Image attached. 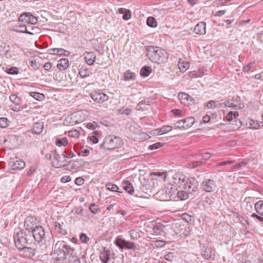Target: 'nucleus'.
Returning a JSON list of instances; mask_svg holds the SVG:
<instances>
[{"label":"nucleus","instance_id":"7ed1b4c3","mask_svg":"<svg viewBox=\"0 0 263 263\" xmlns=\"http://www.w3.org/2000/svg\"><path fill=\"white\" fill-rule=\"evenodd\" d=\"M165 192L166 193L165 197L162 198V200L168 201L172 199L174 195L177 193V196L178 199L181 200H184L189 198V193L186 191H180L177 192V189L173 184H170L165 187Z\"/></svg>","mask_w":263,"mask_h":263},{"label":"nucleus","instance_id":"a18cd8bd","mask_svg":"<svg viewBox=\"0 0 263 263\" xmlns=\"http://www.w3.org/2000/svg\"><path fill=\"white\" fill-rule=\"evenodd\" d=\"M8 125V120L5 118H0V127L5 128Z\"/></svg>","mask_w":263,"mask_h":263},{"label":"nucleus","instance_id":"69168bd1","mask_svg":"<svg viewBox=\"0 0 263 263\" xmlns=\"http://www.w3.org/2000/svg\"><path fill=\"white\" fill-rule=\"evenodd\" d=\"M150 175L151 176H158L161 177L163 176V178H165V175L164 174V173H161V172H153L150 174Z\"/></svg>","mask_w":263,"mask_h":263},{"label":"nucleus","instance_id":"c756f323","mask_svg":"<svg viewBox=\"0 0 263 263\" xmlns=\"http://www.w3.org/2000/svg\"><path fill=\"white\" fill-rule=\"evenodd\" d=\"M184 122L183 129H187L191 127L195 122V119L193 117H189L185 119H183Z\"/></svg>","mask_w":263,"mask_h":263},{"label":"nucleus","instance_id":"473e14b6","mask_svg":"<svg viewBox=\"0 0 263 263\" xmlns=\"http://www.w3.org/2000/svg\"><path fill=\"white\" fill-rule=\"evenodd\" d=\"M146 24L148 26L152 28L156 27L157 25L156 20L152 16H149L147 18Z\"/></svg>","mask_w":263,"mask_h":263},{"label":"nucleus","instance_id":"cd10ccee","mask_svg":"<svg viewBox=\"0 0 263 263\" xmlns=\"http://www.w3.org/2000/svg\"><path fill=\"white\" fill-rule=\"evenodd\" d=\"M76 117L72 116V114L70 115H68L64 120L63 124L65 126H72L76 124V122L74 121Z\"/></svg>","mask_w":263,"mask_h":263},{"label":"nucleus","instance_id":"2f4dec72","mask_svg":"<svg viewBox=\"0 0 263 263\" xmlns=\"http://www.w3.org/2000/svg\"><path fill=\"white\" fill-rule=\"evenodd\" d=\"M178 66L181 71L184 72L189 68V63L182 59H180L178 63Z\"/></svg>","mask_w":263,"mask_h":263},{"label":"nucleus","instance_id":"0eeeda50","mask_svg":"<svg viewBox=\"0 0 263 263\" xmlns=\"http://www.w3.org/2000/svg\"><path fill=\"white\" fill-rule=\"evenodd\" d=\"M185 183V185L183 189L189 193L196 192L198 190V182L194 177H187Z\"/></svg>","mask_w":263,"mask_h":263},{"label":"nucleus","instance_id":"f3484780","mask_svg":"<svg viewBox=\"0 0 263 263\" xmlns=\"http://www.w3.org/2000/svg\"><path fill=\"white\" fill-rule=\"evenodd\" d=\"M178 98L180 100L181 103L185 105H189L191 104V102H193L194 100L188 94L184 92H180L178 94Z\"/></svg>","mask_w":263,"mask_h":263},{"label":"nucleus","instance_id":"680f3d73","mask_svg":"<svg viewBox=\"0 0 263 263\" xmlns=\"http://www.w3.org/2000/svg\"><path fill=\"white\" fill-rule=\"evenodd\" d=\"M30 96L32 97L33 98H34V99H35L37 100H40L41 94L38 92H30Z\"/></svg>","mask_w":263,"mask_h":263},{"label":"nucleus","instance_id":"bf43d9fd","mask_svg":"<svg viewBox=\"0 0 263 263\" xmlns=\"http://www.w3.org/2000/svg\"><path fill=\"white\" fill-rule=\"evenodd\" d=\"M171 111L177 116L181 117L182 116L183 111L182 110L174 109Z\"/></svg>","mask_w":263,"mask_h":263},{"label":"nucleus","instance_id":"e2e57ef3","mask_svg":"<svg viewBox=\"0 0 263 263\" xmlns=\"http://www.w3.org/2000/svg\"><path fill=\"white\" fill-rule=\"evenodd\" d=\"M254 63H249L246 66L244 67L243 68V71L244 72H248L249 70H250L254 65Z\"/></svg>","mask_w":263,"mask_h":263},{"label":"nucleus","instance_id":"5701e85b","mask_svg":"<svg viewBox=\"0 0 263 263\" xmlns=\"http://www.w3.org/2000/svg\"><path fill=\"white\" fill-rule=\"evenodd\" d=\"M224 105L229 107H231L235 109L241 108V104L237 100H232L224 102Z\"/></svg>","mask_w":263,"mask_h":263},{"label":"nucleus","instance_id":"13d9d810","mask_svg":"<svg viewBox=\"0 0 263 263\" xmlns=\"http://www.w3.org/2000/svg\"><path fill=\"white\" fill-rule=\"evenodd\" d=\"M8 72L12 74H16L18 73V70L16 67H11L10 68L8 69Z\"/></svg>","mask_w":263,"mask_h":263},{"label":"nucleus","instance_id":"f704fd0d","mask_svg":"<svg viewBox=\"0 0 263 263\" xmlns=\"http://www.w3.org/2000/svg\"><path fill=\"white\" fill-rule=\"evenodd\" d=\"M90 73V71L85 68H82L79 71V74L82 78L89 76Z\"/></svg>","mask_w":263,"mask_h":263},{"label":"nucleus","instance_id":"b1692460","mask_svg":"<svg viewBox=\"0 0 263 263\" xmlns=\"http://www.w3.org/2000/svg\"><path fill=\"white\" fill-rule=\"evenodd\" d=\"M69 66V61L67 59H62L58 61L57 68L60 70H64Z\"/></svg>","mask_w":263,"mask_h":263},{"label":"nucleus","instance_id":"a19ab883","mask_svg":"<svg viewBox=\"0 0 263 263\" xmlns=\"http://www.w3.org/2000/svg\"><path fill=\"white\" fill-rule=\"evenodd\" d=\"M151 72V68L149 67H144L141 69L140 74L143 77H147Z\"/></svg>","mask_w":263,"mask_h":263},{"label":"nucleus","instance_id":"6e6552de","mask_svg":"<svg viewBox=\"0 0 263 263\" xmlns=\"http://www.w3.org/2000/svg\"><path fill=\"white\" fill-rule=\"evenodd\" d=\"M187 178L183 174L180 172L176 173L172 178L171 182L176 186L183 189L185 185V181Z\"/></svg>","mask_w":263,"mask_h":263},{"label":"nucleus","instance_id":"5fc2aeb1","mask_svg":"<svg viewBox=\"0 0 263 263\" xmlns=\"http://www.w3.org/2000/svg\"><path fill=\"white\" fill-rule=\"evenodd\" d=\"M161 146H162V144L161 143L158 142V143H156L151 145L149 146V148L151 150H154V149L159 148V147H160Z\"/></svg>","mask_w":263,"mask_h":263},{"label":"nucleus","instance_id":"79ce46f5","mask_svg":"<svg viewBox=\"0 0 263 263\" xmlns=\"http://www.w3.org/2000/svg\"><path fill=\"white\" fill-rule=\"evenodd\" d=\"M129 235L132 239L138 240L140 238V234L135 230H131L129 231Z\"/></svg>","mask_w":263,"mask_h":263},{"label":"nucleus","instance_id":"3c124183","mask_svg":"<svg viewBox=\"0 0 263 263\" xmlns=\"http://www.w3.org/2000/svg\"><path fill=\"white\" fill-rule=\"evenodd\" d=\"M174 257L175 256L174 255L173 253L169 252L164 255V258L166 260L172 261L173 260Z\"/></svg>","mask_w":263,"mask_h":263},{"label":"nucleus","instance_id":"4d7b16f0","mask_svg":"<svg viewBox=\"0 0 263 263\" xmlns=\"http://www.w3.org/2000/svg\"><path fill=\"white\" fill-rule=\"evenodd\" d=\"M213 154L210 153H204L202 154V160H206L210 158Z\"/></svg>","mask_w":263,"mask_h":263},{"label":"nucleus","instance_id":"9b49d317","mask_svg":"<svg viewBox=\"0 0 263 263\" xmlns=\"http://www.w3.org/2000/svg\"><path fill=\"white\" fill-rule=\"evenodd\" d=\"M34 239L40 242H42L45 238V231L42 226H39L31 232Z\"/></svg>","mask_w":263,"mask_h":263},{"label":"nucleus","instance_id":"412c9836","mask_svg":"<svg viewBox=\"0 0 263 263\" xmlns=\"http://www.w3.org/2000/svg\"><path fill=\"white\" fill-rule=\"evenodd\" d=\"M203 248L204 250L202 251V256L206 259H213L214 258L215 254L212 251L211 248H210L208 247H203Z\"/></svg>","mask_w":263,"mask_h":263},{"label":"nucleus","instance_id":"423d86ee","mask_svg":"<svg viewBox=\"0 0 263 263\" xmlns=\"http://www.w3.org/2000/svg\"><path fill=\"white\" fill-rule=\"evenodd\" d=\"M115 243L120 249L137 250V245L135 243L132 241H127L120 237H117L115 240Z\"/></svg>","mask_w":263,"mask_h":263},{"label":"nucleus","instance_id":"052dcab7","mask_svg":"<svg viewBox=\"0 0 263 263\" xmlns=\"http://www.w3.org/2000/svg\"><path fill=\"white\" fill-rule=\"evenodd\" d=\"M10 100L14 103H17V102L19 100L18 98L17 97L16 95L12 94L9 97Z\"/></svg>","mask_w":263,"mask_h":263},{"label":"nucleus","instance_id":"a211bd4d","mask_svg":"<svg viewBox=\"0 0 263 263\" xmlns=\"http://www.w3.org/2000/svg\"><path fill=\"white\" fill-rule=\"evenodd\" d=\"M26 245L23 249H19L22 255L27 257H31L35 254V250L32 248Z\"/></svg>","mask_w":263,"mask_h":263},{"label":"nucleus","instance_id":"72a5a7b5","mask_svg":"<svg viewBox=\"0 0 263 263\" xmlns=\"http://www.w3.org/2000/svg\"><path fill=\"white\" fill-rule=\"evenodd\" d=\"M136 77L135 73L130 70L126 71L124 74V80L128 81L134 79Z\"/></svg>","mask_w":263,"mask_h":263},{"label":"nucleus","instance_id":"58836bf2","mask_svg":"<svg viewBox=\"0 0 263 263\" xmlns=\"http://www.w3.org/2000/svg\"><path fill=\"white\" fill-rule=\"evenodd\" d=\"M106 187L108 190L113 191V192H121L119 191V187L115 184H113L111 183H108L106 184Z\"/></svg>","mask_w":263,"mask_h":263},{"label":"nucleus","instance_id":"f257e3e1","mask_svg":"<svg viewBox=\"0 0 263 263\" xmlns=\"http://www.w3.org/2000/svg\"><path fill=\"white\" fill-rule=\"evenodd\" d=\"M69 248H72L64 241H58L51 254L52 259L57 263H64L67 259Z\"/></svg>","mask_w":263,"mask_h":263},{"label":"nucleus","instance_id":"09e8293b","mask_svg":"<svg viewBox=\"0 0 263 263\" xmlns=\"http://www.w3.org/2000/svg\"><path fill=\"white\" fill-rule=\"evenodd\" d=\"M203 162L202 161H196L192 162L190 165L192 167H197L203 165Z\"/></svg>","mask_w":263,"mask_h":263},{"label":"nucleus","instance_id":"9d476101","mask_svg":"<svg viewBox=\"0 0 263 263\" xmlns=\"http://www.w3.org/2000/svg\"><path fill=\"white\" fill-rule=\"evenodd\" d=\"M53 157L51 161L53 166L60 168L67 165L68 162H67L66 160H62L60 155L57 153V151H53Z\"/></svg>","mask_w":263,"mask_h":263},{"label":"nucleus","instance_id":"603ef678","mask_svg":"<svg viewBox=\"0 0 263 263\" xmlns=\"http://www.w3.org/2000/svg\"><path fill=\"white\" fill-rule=\"evenodd\" d=\"M206 106L209 108H215L217 107L216 102L214 100H211L207 103Z\"/></svg>","mask_w":263,"mask_h":263},{"label":"nucleus","instance_id":"37998d69","mask_svg":"<svg viewBox=\"0 0 263 263\" xmlns=\"http://www.w3.org/2000/svg\"><path fill=\"white\" fill-rule=\"evenodd\" d=\"M248 162H249V160L245 159V160H242L241 162L237 163L236 165H235L232 168L233 169L239 168L242 166H245V165H247L248 163Z\"/></svg>","mask_w":263,"mask_h":263},{"label":"nucleus","instance_id":"774afa93","mask_svg":"<svg viewBox=\"0 0 263 263\" xmlns=\"http://www.w3.org/2000/svg\"><path fill=\"white\" fill-rule=\"evenodd\" d=\"M51 67H52V64L50 62H47L44 65V69L47 71L49 70L51 68Z\"/></svg>","mask_w":263,"mask_h":263},{"label":"nucleus","instance_id":"f03ea898","mask_svg":"<svg viewBox=\"0 0 263 263\" xmlns=\"http://www.w3.org/2000/svg\"><path fill=\"white\" fill-rule=\"evenodd\" d=\"M147 56L151 61L161 64L167 61L168 55L164 49L157 47L150 46L147 50Z\"/></svg>","mask_w":263,"mask_h":263},{"label":"nucleus","instance_id":"4c0bfd02","mask_svg":"<svg viewBox=\"0 0 263 263\" xmlns=\"http://www.w3.org/2000/svg\"><path fill=\"white\" fill-rule=\"evenodd\" d=\"M68 143V140L66 138L57 139L56 140V145L58 146H66Z\"/></svg>","mask_w":263,"mask_h":263},{"label":"nucleus","instance_id":"7c9ffc66","mask_svg":"<svg viewBox=\"0 0 263 263\" xmlns=\"http://www.w3.org/2000/svg\"><path fill=\"white\" fill-rule=\"evenodd\" d=\"M255 211L258 214L263 216V201L260 200L255 204Z\"/></svg>","mask_w":263,"mask_h":263},{"label":"nucleus","instance_id":"f8f14e48","mask_svg":"<svg viewBox=\"0 0 263 263\" xmlns=\"http://www.w3.org/2000/svg\"><path fill=\"white\" fill-rule=\"evenodd\" d=\"M39 226H37V220L33 216L27 217L24 221V227L29 232H32Z\"/></svg>","mask_w":263,"mask_h":263},{"label":"nucleus","instance_id":"4be33fe9","mask_svg":"<svg viewBox=\"0 0 263 263\" xmlns=\"http://www.w3.org/2000/svg\"><path fill=\"white\" fill-rule=\"evenodd\" d=\"M49 52L51 54H58V55H64L65 56H67L69 55L70 52L63 49V48H51L49 49Z\"/></svg>","mask_w":263,"mask_h":263},{"label":"nucleus","instance_id":"1a4fd4ad","mask_svg":"<svg viewBox=\"0 0 263 263\" xmlns=\"http://www.w3.org/2000/svg\"><path fill=\"white\" fill-rule=\"evenodd\" d=\"M201 187L206 192H214L217 189V184L215 181L210 179H204L201 183Z\"/></svg>","mask_w":263,"mask_h":263},{"label":"nucleus","instance_id":"c9c22d12","mask_svg":"<svg viewBox=\"0 0 263 263\" xmlns=\"http://www.w3.org/2000/svg\"><path fill=\"white\" fill-rule=\"evenodd\" d=\"M82 114L83 113L81 111H78L72 114V116L76 117L74 121L76 122V124L82 122L84 120V119L82 118Z\"/></svg>","mask_w":263,"mask_h":263},{"label":"nucleus","instance_id":"ea45409f","mask_svg":"<svg viewBox=\"0 0 263 263\" xmlns=\"http://www.w3.org/2000/svg\"><path fill=\"white\" fill-rule=\"evenodd\" d=\"M55 227V230L58 233L62 235H65L66 234H67L66 231L63 229L62 226L60 223L56 222Z\"/></svg>","mask_w":263,"mask_h":263},{"label":"nucleus","instance_id":"393cba45","mask_svg":"<svg viewBox=\"0 0 263 263\" xmlns=\"http://www.w3.org/2000/svg\"><path fill=\"white\" fill-rule=\"evenodd\" d=\"M44 124L43 122H36L33 125L32 132L34 134H40L42 132Z\"/></svg>","mask_w":263,"mask_h":263},{"label":"nucleus","instance_id":"a878e982","mask_svg":"<svg viewBox=\"0 0 263 263\" xmlns=\"http://www.w3.org/2000/svg\"><path fill=\"white\" fill-rule=\"evenodd\" d=\"M110 251L104 250L100 254V259L103 263H107L109 259Z\"/></svg>","mask_w":263,"mask_h":263},{"label":"nucleus","instance_id":"de8ad7c7","mask_svg":"<svg viewBox=\"0 0 263 263\" xmlns=\"http://www.w3.org/2000/svg\"><path fill=\"white\" fill-rule=\"evenodd\" d=\"M183 125H184V122H183V121L182 119V120H179L178 122H177L176 123H175L174 127L176 129L178 128V129H183L184 126H183Z\"/></svg>","mask_w":263,"mask_h":263},{"label":"nucleus","instance_id":"49530a36","mask_svg":"<svg viewBox=\"0 0 263 263\" xmlns=\"http://www.w3.org/2000/svg\"><path fill=\"white\" fill-rule=\"evenodd\" d=\"M89 209L91 212L93 214H96L99 210V208L96 204L92 203L89 205Z\"/></svg>","mask_w":263,"mask_h":263},{"label":"nucleus","instance_id":"864d4df0","mask_svg":"<svg viewBox=\"0 0 263 263\" xmlns=\"http://www.w3.org/2000/svg\"><path fill=\"white\" fill-rule=\"evenodd\" d=\"M20 27L22 28V29L20 31V32H22V33H26L29 34H33V32H31L28 30L27 27L20 26Z\"/></svg>","mask_w":263,"mask_h":263},{"label":"nucleus","instance_id":"4468645a","mask_svg":"<svg viewBox=\"0 0 263 263\" xmlns=\"http://www.w3.org/2000/svg\"><path fill=\"white\" fill-rule=\"evenodd\" d=\"M18 21L27 23L30 25H35L37 23L36 17L29 13L21 14L18 17Z\"/></svg>","mask_w":263,"mask_h":263},{"label":"nucleus","instance_id":"6ab92c4d","mask_svg":"<svg viewBox=\"0 0 263 263\" xmlns=\"http://www.w3.org/2000/svg\"><path fill=\"white\" fill-rule=\"evenodd\" d=\"M205 25L206 24L204 22H200L197 24L194 27V32L197 34H204L206 32Z\"/></svg>","mask_w":263,"mask_h":263},{"label":"nucleus","instance_id":"dca6fc26","mask_svg":"<svg viewBox=\"0 0 263 263\" xmlns=\"http://www.w3.org/2000/svg\"><path fill=\"white\" fill-rule=\"evenodd\" d=\"M9 165L12 170H21L25 167V163L23 160L16 158L9 162Z\"/></svg>","mask_w":263,"mask_h":263},{"label":"nucleus","instance_id":"6e6d98bb","mask_svg":"<svg viewBox=\"0 0 263 263\" xmlns=\"http://www.w3.org/2000/svg\"><path fill=\"white\" fill-rule=\"evenodd\" d=\"M80 238L81 240L83 242H84V243H87L88 241V240H89V238L84 233H82L80 235Z\"/></svg>","mask_w":263,"mask_h":263},{"label":"nucleus","instance_id":"e433bc0d","mask_svg":"<svg viewBox=\"0 0 263 263\" xmlns=\"http://www.w3.org/2000/svg\"><path fill=\"white\" fill-rule=\"evenodd\" d=\"M172 129V127L171 126L166 125L163 126L160 129H159L158 133L160 135H162L163 134H165L171 131Z\"/></svg>","mask_w":263,"mask_h":263},{"label":"nucleus","instance_id":"c03bdc74","mask_svg":"<svg viewBox=\"0 0 263 263\" xmlns=\"http://www.w3.org/2000/svg\"><path fill=\"white\" fill-rule=\"evenodd\" d=\"M68 135L71 137L77 138L79 137L80 133H79V132L76 129L71 130L69 131Z\"/></svg>","mask_w":263,"mask_h":263},{"label":"nucleus","instance_id":"2eb2a0df","mask_svg":"<svg viewBox=\"0 0 263 263\" xmlns=\"http://www.w3.org/2000/svg\"><path fill=\"white\" fill-rule=\"evenodd\" d=\"M67 259L65 262L67 263H80V258L76 255L75 250L73 248H69Z\"/></svg>","mask_w":263,"mask_h":263},{"label":"nucleus","instance_id":"ddd939ff","mask_svg":"<svg viewBox=\"0 0 263 263\" xmlns=\"http://www.w3.org/2000/svg\"><path fill=\"white\" fill-rule=\"evenodd\" d=\"M91 99L98 103H102L108 99L107 95L100 91H94L90 94Z\"/></svg>","mask_w":263,"mask_h":263},{"label":"nucleus","instance_id":"0e129e2a","mask_svg":"<svg viewBox=\"0 0 263 263\" xmlns=\"http://www.w3.org/2000/svg\"><path fill=\"white\" fill-rule=\"evenodd\" d=\"M97 126V124L95 122H93V123H88L86 125V127L88 129H94L96 128Z\"/></svg>","mask_w":263,"mask_h":263},{"label":"nucleus","instance_id":"20e7f679","mask_svg":"<svg viewBox=\"0 0 263 263\" xmlns=\"http://www.w3.org/2000/svg\"><path fill=\"white\" fill-rule=\"evenodd\" d=\"M24 230H20L13 236L15 245L17 249H23L26 245H31L32 240Z\"/></svg>","mask_w":263,"mask_h":263},{"label":"nucleus","instance_id":"c85d7f7f","mask_svg":"<svg viewBox=\"0 0 263 263\" xmlns=\"http://www.w3.org/2000/svg\"><path fill=\"white\" fill-rule=\"evenodd\" d=\"M118 12L120 14H123L122 18L124 20H128L131 17V12L129 10L125 8H121L118 10Z\"/></svg>","mask_w":263,"mask_h":263},{"label":"nucleus","instance_id":"bb28decb","mask_svg":"<svg viewBox=\"0 0 263 263\" xmlns=\"http://www.w3.org/2000/svg\"><path fill=\"white\" fill-rule=\"evenodd\" d=\"M122 186L124 189L129 194H132L134 192V187L130 182L128 180L123 181L122 182Z\"/></svg>","mask_w":263,"mask_h":263},{"label":"nucleus","instance_id":"aec40b11","mask_svg":"<svg viewBox=\"0 0 263 263\" xmlns=\"http://www.w3.org/2000/svg\"><path fill=\"white\" fill-rule=\"evenodd\" d=\"M84 58L87 63L89 65H92L96 60V55L92 52H85Z\"/></svg>","mask_w":263,"mask_h":263},{"label":"nucleus","instance_id":"338daca9","mask_svg":"<svg viewBox=\"0 0 263 263\" xmlns=\"http://www.w3.org/2000/svg\"><path fill=\"white\" fill-rule=\"evenodd\" d=\"M64 158H70L74 156V154L72 152H70L69 154H67L66 152H64L63 154Z\"/></svg>","mask_w":263,"mask_h":263},{"label":"nucleus","instance_id":"8fccbe9b","mask_svg":"<svg viewBox=\"0 0 263 263\" xmlns=\"http://www.w3.org/2000/svg\"><path fill=\"white\" fill-rule=\"evenodd\" d=\"M30 65L34 70H37L40 68V64L34 60H32L30 61Z\"/></svg>","mask_w":263,"mask_h":263},{"label":"nucleus","instance_id":"39448f33","mask_svg":"<svg viewBox=\"0 0 263 263\" xmlns=\"http://www.w3.org/2000/svg\"><path fill=\"white\" fill-rule=\"evenodd\" d=\"M122 145V139L117 136L109 135L105 137L101 147L106 149L117 148Z\"/></svg>","mask_w":263,"mask_h":263}]
</instances>
